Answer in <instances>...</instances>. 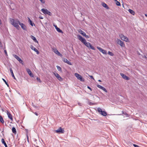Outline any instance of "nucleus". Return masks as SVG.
Here are the masks:
<instances>
[{"label": "nucleus", "mask_w": 147, "mask_h": 147, "mask_svg": "<svg viewBox=\"0 0 147 147\" xmlns=\"http://www.w3.org/2000/svg\"><path fill=\"white\" fill-rule=\"evenodd\" d=\"M78 39L85 45L89 49H90L93 50H95L94 48L91 45V44L88 42H87L85 39L82 37L80 35H77Z\"/></svg>", "instance_id": "1"}, {"label": "nucleus", "mask_w": 147, "mask_h": 147, "mask_svg": "<svg viewBox=\"0 0 147 147\" xmlns=\"http://www.w3.org/2000/svg\"><path fill=\"white\" fill-rule=\"evenodd\" d=\"M9 20L10 23L11 24L15 27L17 29L19 30L20 28V27L18 25V24H19L20 23L19 20L17 19L14 20L11 18H10Z\"/></svg>", "instance_id": "2"}, {"label": "nucleus", "mask_w": 147, "mask_h": 147, "mask_svg": "<svg viewBox=\"0 0 147 147\" xmlns=\"http://www.w3.org/2000/svg\"><path fill=\"white\" fill-rule=\"evenodd\" d=\"M75 76L80 81L84 82V79L83 78L82 76L77 73H75L74 74Z\"/></svg>", "instance_id": "3"}, {"label": "nucleus", "mask_w": 147, "mask_h": 147, "mask_svg": "<svg viewBox=\"0 0 147 147\" xmlns=\"http://www.w3.org/2000/svg\"><path fill=\"white\" fill-rule=\"evenodd\" d=\"M41 11L45 14H47L50 16L52 15L51 13L47 9L43 8L41 9Z\"/></svg>", "instance_id": "4"}, {"label": "nucleus", "mask_w": 147, "mask_h": 147, "mask_svg": "<svg viewBox=\"0 0 147 147\" xmlns=\"http://www.w3.org/2000/svg\"><path fill=\"white\" fill-rule=\"evenodd\" d=\"M119 36L121 39L127 42H129L128 38L126 36L123 35L122 34H120Z\"/></svg>", "instance_id": "5"}, {"label": "nucleus", "mask_w": 147, "mask_h": 147, "mask_svg": "<svg viewBox=\"0 0 147 147\" xmlns=\"http://www.w3.org/2000/svg\"><path fill=\"white\" fill-rule=\"evenodd\" d=\"M97 111L100 114L104 116H106L107 115V113L105 111H102L100 108H98L97 109Z\"/></svg>", "instance_id": "6"}, {"label": "nucleus", "mask_w": 147, "mask_h": 147, "mask_svg": "<svg viewBox=\"0 0 147 147\" xmlns=\"http://www.w3.org/2000/svg\"><path fill=\"white\" fill-rule=\"evenodd\" d=\"M117 44L119 45L121 47H124L125 46V45L124 43L121 40L117 39Z\"/></svg>", "instance_id": "7"}, {"label": "nucleus", "mask_w": 147, "mask_h": 147, "mask_svg": "<svg viewBox=\"0 0 147 147\" xmlns=\"http://www.w3.org/2000/svg\"><path fill=\"white\" fill-rule=\"evenodd\" d=\"M52 51L54 52L56 54L60 56L61 57L62 56V55L61 54L59 51L55 48H52Z\"/></svg>", "instance_id": "8"}, {"label": "nucleus", "mask_w": 147, "mask_h": 147, "mask_svg": "<svg viewBox=\"0 0 147 147\" xmlns=\"http://www.w3.org/2000/svg\"><path fill=\"white\" fill-rule=\"evenodd\" d=\"M55 131L57 133L63 134L64 132V130L61 127H60L58 129L55 130Z\"/></svg>", "instance_id": "9"}, {"label": "nucleus", "mask_w": 147, "mask_h": 147, "mask_svg": "<svg viewBox=\"0 0 147 147\" xmlns=\"http://www.w3.org/2000/svg\"><path fill=\"white\" fill-rule=\"evenodd\" d=\"M53 73L55 76L59 80L61 81H62V78L58 74L56 73Z\"/></svg>", "instance_id": "10"}, {"label": "nucleus", "mask_w": 147, "mask_h": 147, "mask_svg": "<svg viewBox=\"0 0 147 147\" xmlns=\"http://www.w3.org/2000/svg\"><path fill=\"white\" fill-rule=\"evenodd\" d=\"M13 55L16 59L19 61L20 63L22 64H23L22 60L18 56L15 55Z\"/></svg>", "instance_id": "11"}, {"label": "nucleus", "mask_w": 147, "mask_h": 147, "mask_svg": "<svg viewBox=\"0 0 147 147\" xmlns=\"http://www.w3.org/2000/svg\"><path fill=\"white\" fill-rule=\"evenodd\" d=\"M97 48L100 52H101L102 53L105 54H107V51L106 50H104L101 48L98 47H97Z\"/></svg>", "instance_id": "12"}, {"label": "nucleus", "mask_w": 147, "mask_h": 147, "mask_svg": "<svg viewBox=\"0 0 147 147\" xmlns=\"http://www.w3.org/2000/svg\"><path fill=\"white\" fill-rule=\"evenodd\" d=\"M120 74L124 79L126 80H129V78L128 77L126 76L123 73H120Z\"/></svg>", "instance_id": "13"}, {"label": "nucleus", "mask_w": 147, "mask_h": 147, "mask_svg": "<svg viewBox=\"0 0 147 147\" xmlns=\"http://www.w3.org/2000/svg\"><path fill=\"white\" fill-rule=\"evenodd\" d=\"M30 48L31 49L34 50V51H35L36 52V53L37 54H39V51L37 49H36L35 47H33V46L31 45V47H30Z\"/></svg>", "instance_id": "14"}, {"label": "nucleus", "mask_w": 147, "mask_h": 147, "mask_svg": "<svg viewBox=\"0 0 147 147\" xmlns=\"http://www.w3.org/2000/svg\"><path fill=\"white\" fill-rule=\"evenodd\" d=\"M63 61L64 62L70 65H72L71 63L65 58L63 59Z\"/></svg>", "instance_id": "15"}, {"label": "nucleus", "mask_w": 147, "mask_h": 147, "mask_svg": "<svg viewBox=\"0 0 147 147\" xmlns=\"http://www.w3.org/2000/svg\"><path fill=\"white\" fill-rule=\"evenodd\" d=\"M97 86L98 87V88H100L102 90H103L105 92H107V90H106V89L105 88L102 86H101L100 85H97Z\"/></svg>", "instance_id": "16"}, {"label": "nucleus", "mask_w": 147, "mask_h": 147, "mask_svg": "<svg viewBox=\"0 0 147 147\" xmlns=\"http://www.w3.org/2000/svg\"><path fill=\"white\" fill-rule=\"evenodd\" d=\"M19 25L21 26V28L24 30H27L26 26L20 22V24H19Z\"/></svg>", "instance_id": "17"}, {"label": "nucleus", "mask_w": 147, "mask_h": 147, "mask_svg": "<svg viewBox=\"0 0 147 147\" xmlns=\"http://www.w3.org/2000/svg\"><path fill=\"white\" fill-rule=\"evenodd\" d=\"M26 70L27 73L31 77H33V75L30 69H26Z\"/></svg>", "instance_id": "18"}, {"label": "nucleus", "mask_w": 147, "mask_h": 147, "mask_svg": "<svg viewBox=\"0 0 147 147\" xmlns=\"http://www.w3.org/2000/svg\"><path fill=\"white\" fill-rule=\"evenodd\" d=\"M7 114L9 118L11 120H13V119L12 115L8 111H7Z\"/></svg>", "instance_id": "19"}, {"label": "nucleus", "mask_w": 147, "mask_h": 147, "mask_svg": "<svg viewBox=\"0 0 147 147\" xmlns=\"http://www.w3.org/2000/svg\"><path fill=\"white\" fill-rule=\"evenodd\" d=\"M102 5L107 9H109V7L104 2L102 3Z\"/></svg>", "instance_id": "20"}, {"label": "nucleus", "mask_w": 147, "mask_h": 147, "mask_svg": "<svg viewBox=\"0 0 147 147\" xmlns=\"http://www.w3.org/2000/svg\"><path fill=\"white\" fill-rule=\"evenodd\" d=\"M78 31L80 34H81L83 36H84V35H85L86 34L85 32H84V31H83L80 29L78 30Z\"/></svg>", "instance_id": "21"}, {"label": "nucleus", "mask_w": 147, "mask_h": 147, "mask_svg": "<svg viewBox=\"0 0 147 147\" xmlns=\"http://www.w3.org/2000/svg\"><path fill=\"white\" fill-rule=\"evenodd\" d=\"M30 37L35 42L38 43V41H37L36 38L34 36H33L31 35Z\"/></svg>", "instance_id": "22"}, {"label": "nucleus", "mask_w": 147, "mask_h": 147, "mask_svg": "<svg viewBox=\"0 0 147 147\" xmlns=\"http://www.w3.org/2000/svg\"><path fill=\"white\" fill-rule=\"evenodd\" d=\"M1 141L2 143L5 145V147H7V146L3 138L1 139Z\"/></svg>", "instance_id": "23"}, {"label": "nucleus", "mask_w": 147, "mask_h": 147, "mask_svg": "<svg viewBox=\"0 0 147 147\" xmlns=\"http://www.w3.org/2000/svg\"><path fill=\"white\" fill-rule=\"evenodd\" d=\"M10 73L11 74V76H12L13 78L14 79H16V78L15 77V76H14V74L13 73V71H12L11 68H10Z\"/></svg>", "instance_id": "24"}, {"label": "nucleus", "mask_w": 147, "mask_h": 147, "mask_svg": "<svg viewBox=\"0 0 147 147\" xmlns=\"http://www.w3.org/2000/svg\"><path fill=\"white\" fill-rule=\"evenodd\" d=\"M128 11L130 13H131L132 15H134L135 14V13L133 10L129 9L128 10Z\"/></svg>", "instance_id": "25"}, {"label": "nucleus", "mask_w": 147, "mask_h": 147, "mask_svg": "<svg viewBox=\"0 0 147 147\" xmlns=\"http://www.w3.org/2000/svg\"><path fill=\"white\" fill-rule=\"evenodd\" d=\"M56 30H57V31L61 33H63V31L61 30H60L59 28L57 27H56Z\"/></svg>", "instance_id": "26"}, {"label": "nucleus", "mask_w": 147, "mask_h": 147, "mask_svg": "<svg viewBox=\"0 0 147 147\" xmlns=\"http://www.w3.org/2000/svg\"><path fill=\"white\" fill-rule=\"evenodd\" d=\"M28 22L30 23V24L32 26H33V24H34V23H32V21L28 18Z\"/></svg>", "instance_id": "27"}, {"label": "nucleus", "mask_w": 147, "mask_h": 147, "mask_svg": "<svg viewBox=\"0 0 147 147\" xmlns=\"http://www.w3.org/2000/svg\"><path fill=\"white\" fill-rule=\"evenodd\" d=\"M12 132L13 133H14V134H16V129L15 127H13L12 128Z\"/></svg>", "instance_id": "28"}, {"label": "nucleus", "mask_w": 147, "mask_h": 147, "mask_svg": "<svg viewBox=\"0 0 147 147\" xmlns=\"http://www.w3.org/2000/svg\"><path fill=\"white\" fill-rule=\"evenodd\" d=\"M0 121L2 123H4V121L1 115H0Z\"/></svg>", "instance_id": "29"}, {"label": "nucleus", "mask_w": 147, "mask_h": 147, "mask_svg": "<svg viewBox=\"0 0 147 147\" xmlns=\"http://www.w3.org/2000/svg\"><path fill=\"white\" fill-rule=\"evenodd\" d=\"M57 67L59 71L62 72L61 68L60 66L57 65Z\"/></svg>", "instance_id": "30"}, {"label": "nucleus", "mask_w": 147, "mask_h": 147, "mask_svg": "<svg viewBox=\"0 0 147 147\" xmlns=\"http://www.w3.org/2000/svg\"><path fill=\"white\" fill-rule=\"evenodd\" d=\"M108 54L111 56H113L114 55L110 51H108Z\"/></svg>", "instance_id": "31"}, {"label": "nucleus", "mask_w": 147, "mask_h": 147, "mask_svg": "<svg viewBox=\"0 0 147 147\" xmlns=\"http://www.w3.org/2000/svg\"><path fill=\"white\" fill-rule=\"evenodd\" d=\"M115 1L116 2V4L117 5V6H120L121 5V4H120V3L119 2V1H117V0Z\"/></svg>", "instance_id": "32"}, {"label": "nucleus", "mask_w": 147, "mask_h": 147, "mask_svg": "<svg viewBox=\"0 0 147 147\" xmlns=\"http://www.w3.org/2000/svg\"><path fill=\"white\" fill-rule=\"evenodd\" d=\"M2 80H3V81L5 82V84L7 85V86L8 87L9 86V85L8 84H7V82H6V80L4 79L3 78L2 79Z\"/></svg>", "instance_id": "33"}, {"label": "nucleus", "mask_w": 147, "mask_h": 147, "mask_svg": "<svg viewBox=\"0 0 147 147\" xmlns=\"http://www.w3.org/2000/svg\"><path fill=\"white\" fill-rule=\"evenodd\" d=\"M84 36L85 37L87 38H89V36H88L86 35V34H85V35H84Z\"/></svg>", "instance_id": "34"}, {"label": "nucleus", "mask_w": 147, "mask_h": 147, "mask_svg": "<svg viewBox=\"0 0 147 147\" xmlns=\"http://www.w3.org/2000/svg\"><path fill=\"white\" fill-rule=\"evenodd\" d=\"M36 80L40 82H41V81L39 78H36Z\"/></svg>", "instance_id": "35"}, {"label": "nucleus", "mask_w": 147, "mask_h": 147, "mask_svg": "<svg viewBox=\"0 0 147 147\" xmlns=\"http://www.w3.org/2000/svg\"><path fill=\"white\" fill-rule=\"evenodd\" d=\"M141 55L143 58H145L147 60V58L146 57V56H145V55L142 56V55Z\"/></svg>", "instance_id": "36"}, {"label": "nucleus", "mask_w": 147, "mask_h": 147, "mask_svg": "<svg viewBox=\"0 0 147 147\" xmlns=\"http://www.w3.org/2000/svg\"><path fill=\"white\" fill-rule=\"evenodd\" d=\"M39 0L41 1V2L42 3H45V1L44 0Z\"/></svg>", "instance_id": "37"}, {"label": "nucleus", "mask_w": 147, "mask_h": 147, "mask_svg": "<svg viewBox=\"0 0 147 147\" xmlns=\"http://www.w3.org/2000/svg\"><path fill=\"white\" fill-rule=\"evenodd\" d=\"M89 77H90V78H91L93 79V80H94V78L93 77V76H92L89 75Z\"/></svg>", "instance_id": "38"}, {"label": "nucleus", "mask_w": 147, "mask_h": 147, "mask_svg": "<svg viewBox=\"0 0 147 147\" xmlns=\"http://www.w3.org/2000/svg\"><path fill=\"white\" fill-rule=\"evenodd\" d=\"M133 145L135 147H139V146H138V145H136V144H133Z\"/></svg>", "instance_id": "39"}, {"label": "nucleus", "mask_w": 147, "mask_h": 147, "mask_svg": "<svg viewBox=\"0 0 147 147\" xmlns=\"http://www.w3.org/2000/svg\"><path fill=\"white\" fill-rule=\"evenodd\" d=\"M4 53H5V54L6 55H7V51H6V50H4Z\"/></svg>", "instance_id": "40"}, {"label": "nucleus", "mask_w": 147, "mask_h": 147, "mask_svg": "<svg viewBox=\"0 0 147 147\" xmlns=\"http://www.w3.org/2000/svg\"><path fill=\"white\" fill-rule=\"evenodd\" d=\"M87 88L89 89V90H90L91 91L92 90V89L89 86H87Z\"/></svg>", "instance_id": "41"}, {"label": "nucleus", "mask_w": 147, "mask_h": 147, "mask_svg": "<svg viewBox=\"0 0 147 147\" xmlns=\"http://www.w3.org/2000/svg\"><path fill=\"white\" fill-rule=\"evenodd\" d=\"M34 114L36 116H38V114L36 112L34 113Z\"/></svg>", "instance_id": "42"}, {"label": "nucleus", "mask_w": 147, "mask_h": 147, "mask_svg": "<svg viewBox=\"0 0 147 147\" xmlns=\"http://www.w3.org/2000/svg\"><path fill=\"white\" fill-rule=\"evenodd\" d=\"M39 18L40 19H43V17H42V16H39Z\"/></svg>", "instance_id": "43"}, {"label": "nucleus", "mask_w": 147, "mask_h": 147, "mask_svg": "<svg viewBox=\"0 0 147 147\" xmlns=\"http://www.w3.org/2000/svg\"><path fill=\"white\" fill-rule=\"evenodd\" d=\"M123 113L125 115H127V114H126V113H124V112H123Z\"/></svg>", "instance_id": "44"}, {"label": "nucleus", "mask_w": 147, "mask_h": 147, "mask_svg": "<svg viewBox=\"0 0 147 147\" xmlns=\"http://www.w3.org/2000/svg\"><path fill=\"white\" fill-rule=\"evenodd\" d=\"M54 26L55 27V29H56V27H57V26L56 25H55Z\"/></svg>", "instance_id": "45"}, {"label": "nucleus", "mask_w": 147, "mask_h": 147, "mask_svg": "<svg viewBox=\"0 0 147 147\" xmlns=\"http://www.w3.org/2000/svg\"><path fill=\"white\" fill-rule=\"evenodd\" d=\"M98 81H99V82H101V81L100 80H98Z\"/></svg>", "instance_id": "46"}, {"label": "nucleus", "mask_w": 147, "mask_h": 147, "mask_svg": "<svg viewBox=\"0 0 147 147\" xmlns=\"http://www.w3.org/2000/svg\"><path fill=\"white\" fill-rule=\"evenodd\" d=\"M145 16H146L147 17V14H145Z\"/></svg>", "instance_id": "47"}, {"label": "nucleus", "mask_w": 147, "mask_h": 147, "mask_svg": "<svg viewBox=\"0 0 147 147\" xmlns=\"http://www.w3.org/2000/svg\"><path fill=\"white\" fill-rule=\"evenodd\" d=\"M78 104L79 105H80V104H81L80 103H78Z\"/></svg>", "instance_id": "48"}, {"label": "nucleus", "mask_w": 147, "mask_h": 147, "mask_svg": "<svg viewBox=\"0 0 147 147\" xmlns=\"http://www.w3.org/2000/svg\"><path fill=\"white\" fill-rule=\"evenodd\" d=\"M138 54L139 55H140V53H138Z\"/></svg>", "instance_id": "49"}, {"label": "nucleus", "mask_w": 147, "mask_h": 147, "mask_svg": "<svg viewBox=\"0 0 147 147\" xmlns=\"http://www.w3.org/2000/svg\"><path fill=\"white\" fill-rule=\"evenodd\" d=\"M115 1H116L117 0H114Z\"/></svg>", "instance_id": "50"}]
</instances>
